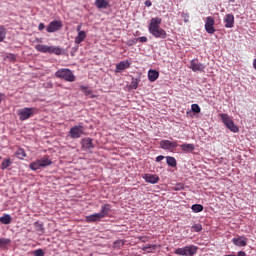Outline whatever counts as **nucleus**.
<instances>
[{"label": "nucleus", "mask_w": 256, "mask_h": 256, "mask_svg": "<svg viewBox=\"0 0 256 256\" xmlns=\"http://www.w3.org/2000/svg\"><path fill=\"white\" fill-rule=\"evenodd\" d=\"M192 111L193 113H201V107L199 104H192Z\"/></svg>", "instance_id": "72a5a7b5"}, {"label": "nucleus", "mask_w": 256, "mask_h": 256, "mask_svg": "<svg viewBox=\"0 0 256 256\" xmlns=\"http://www.w3.org/2000/svg\"><path fill=\"white\" fill-rule=\"evenodd\" d=\"M180 147L182 151H184L185 153H190L195 149L194 144H188V143L181 144Z\"/></svg>", "instance_id": "412c9836"}, {"label": "nucleus", "mask_w": 256, "mask_h": 256, "mask_svg": "<svg viewBox=\"0 0 256 256\" xmlns=\"http://www.w3.org/2000/svg\"><path fill=\"white\" fill-rule=\"evenodd\" d=\"M205 67H206L205 64H202L201 62H199L198 59H193L190 62V68L194 72H197V71L203 72V71H205Z\"/></svg>", "instance_id": "4468645a"}, {"label": "nucleus", "mask_w": 256, "mask_h": 256, "mask_svg": "<svg viewBox=\"0 0 256 256\" xmlns=\"http://www.w3.org/2000/svg\"><path fill=\"white\" fill-rule=\"evenodd\" d=\"M34 256H45L44 250H42V248H38L37 250H34Z\"/></svg>", "instance_id": "f704fd0d"}, {"label": "nucleus", "mask_w": 256, "mask_h": 256, "mask_svg": "<svg viewBox=\"0 0 256 256\" xmlns=\"http://www.w3.org/2000/svg\"><path fill=\"white\" fill-rule=\"evenodd\" d=\"M95 5H96L97 9H108L109 2H108V0H96Z\"/></svg>", "instance_id": "aec40b11"}, {"label": "nucleus", "mask_w": 256, "mask_h": 256, "mask_svg": "<svg viewBox=\"0 0 256 256\" xmlns=\"http://www.w3.org/2000/svg\"><path fill=\"white\" fill-rule=\"evenodd\" d=\"M82 134H84V126H82L81 124H79L78 126H74L69 131L70 138L73 139L81 138Z\"/></svg>", "instance_id": "9b49d317"}, {"label": "nucleus", "mask_w": 256, "mask_h": 256, "mask_svg": "<svg viewBox=\"0 0 256 256\" xmlns=\"http://www.w3.org/2000/svg\"><path fill=\"white\" fill-rule=\"evenodd\" d=\"M179 143L177 140L171 141L170 139H162L160 141V148L166 149L168 151L174 152L178 148Z\"/></svg>", "instance_id": "6e6552de"}, {"label": "nucleus", "mask_w": 256, "mask_h": 256, "mask_svg": "<svg viewBox=\"0 0 256 256\" xmlns=\"http://www.w3.org/2000/svg\"><path fill=\"white\" fill-rule=\"evenodd\" d=\"M202 225H201V223H196V225H193L192 226V230L194 231V232H201V230H202Z\"/></svg>", "instance_id": "473e14b6"}, {"label": "nucleus", "mask_w": 256, "mask_h": 256, "mask_svg": "<svg viewBox=\"0 0 256 256\" xmlns=\"http://www.w3.org/2000/svg\"><path fill=\"white\" fill-rule=\"evenodd\" d=\"M129 67H130V62H128V60H122L121 62H119V64H116L117 72L125 71V69H129Z\"/></svg>", "instance_id": "2eb2a0df"}, {"label": "nucleus", "mask_w": 256, "mask_h": 256, "mask_svg": "<svg viewBox=\"0 0 256 256\" xmlns=\"http://www.w3.org/2000/svg\"><path fill=\"white\" fill-rule=\"evenodd\" d=\"M181 17L184 20V22H186V23L189 22V19H190L189 13H182Z\"/></svg>", "instance_id": "c9c22d12"}, {"label": "nucleus", "mask_w": 256, "mask_h": 256, "mask_svg": "<svg viewBox=\"0 0 256 256\" xmlns=\"http://www.w3.org/2000/svg\"><path fill=\"white\" fill-rule=\"evenodd\" d=\"M253 67L256 70V59L253 60Z\"/></svg>", "instance_id": "de8ad7c7"}, {"label": "nucleus", "mask_w": 256, "mask_h": 256, "mask_svg": "<svg viewBox=\"0 0 256 256\" xmlns=\"http://www.w3.org/2000/svg\"><path fill=\"white\" fill-rule=\"evenodd\" d=\"M233 243L238 247H245L247 245L246 239L243 237L233 238Z\"/></svg>", "instance_id": "4be33fe9"}, {"label": "nucleus", "mask_w": 256, "mask_h": 256, "mask_svg": "<svg viewBox=\"0 0 256 256\" xmlns=\"http://www.w3.org/2000/svg\"><path fill=\"white\" fill-rule=\"evenodd\" d=\"M148 249H156V245H146V247H144V250Z\"/></svg>", "instance_id": "79ce46f5"}, {"label": "nucleus", "mask_w": 256, "mask_h": 256, "mask_svg": "<svg viewBox=\"0 0 256 256\" xmlns=\"http://www.w3.org/2000/svg\"><path fill=\"white\" fill-rule=\"evenodd\" d=\"M215 20L213 17H207L205 22V30L208 34H215L216 28L214 27Z\"/></svg>", "instance_id": "ddd939ff"}, {"label": "nucleus", "mask_w": 256, "mask_h": 256, "mask_svg": "<svg viewBox=\"0 0 256 256\" xmlns=\"http://www.w3.org/2000/svg\"><path fill=\"white\" fill-rule=\"evenodd\" d=\"M35 49L38 52H43L44 54H55V55H62L63 49L61 47H55L54 45H44V44H37L35 45Z\"/></svg>", "instance_id": "7ed1b4c3"}, {"label": "nucleus", "mask_w": 256, "mask_h": 256, "mask_svg": "<svg viewBox=\"0 0 256 256\" xmlns=\"http://www.w3.org/2000/svg\"><path fill=\"white\" fill-rule=\"evenodd\" d=\"M9 166H11V159L10 158H7V159L2 161V163H1V169L2 170H6L7 168H9Z\"/></svg>", "instance_id": "cd10ccee"}, {"label": "nucleus", "mask_w": 256, "mask_h": 256, "mask_svg": "<svg viewBox=\"0 0 256 256\" xmlns=\"http://www.w3.org/2000/svg\"><path fill=\"white\" fill-rule=\"evenodd\" d=\"M36 111V107H24L19 110V118L21 121H25L26 119L31 118Z\"/></svg>", "instance_id": "1a4fd4ad"}, {"label": "nucleus", "mask_w": 256, "mask_h": 256, "mask_svg": "<svg viewBox=\"0 0 256 256\" xmlns=\"http://www.w3.org/2000/svg\"><path fill=\"white\" fill-rule=\"evenodd\" d=\"M220 116L222 119V123H224L225 126H227V128L230 129V131H232L233 133L239 132L238 126H236L233 119L230 118L229 114L222 113V114H220Z\"/></svg>", "instance_id": "0eeeda50"}, {"label": "nucleus", "mask_w": 256, "mask_h": 256, "mask_svg": "<svg viewBox=\"0 0 256 256\" xmlns=\"http://www.w3.org/2000/svg\"><path fill=\"white\" fill-rule=\"evenodd\" d=\"M81 29H82V24L77 25L76 31L78 32V34L82 31Z\"/></svg>", "instance_id": "c03bdc74"}, {"label": "nucleus", "mask_w": 256, "mask_h": 256, "mask_svg": "<svg viewBox=\"0 0 256 256\" xmlns=\"http://www.w3.org/2000/svg\"><path fill=\"white\" fill-rule=\"evenodd\" d=\"M45 27H46V26H45V24H43V23H41V24L38 25V29H39V30H44Z\"/></svg>", "instance_id": "a18cd8bd"}, {"label": "nucleus", "mask_w": 256, "mask_h": 256, "mask_svg": "<svg viewBox=\"0 0 256 256\" xmlns=\"http://www.w3.org/2000/svg\"><path fill=\"white\" fill-rule=\"evenodd\" d=\"M82 148L93 149L94 148L93 139L91 138L82 139Z\"/></svg>", "instance_id": "dca6fc26"}, {"label": "nucleus", "mask_w": 256, "mask_h": 256, "mask_svg": "<svg viewBox=\"0 0 256 256\" xmlns=\"http://www.w3.org/2000/svg\"><path fill=\"white\" fill-rule=\"evenodd\" d=\"M35 226L37 227V226H39L40 227V229L41 230H43V225H40V223L39 222H35Z\"/></svg>", "instance_id": "49530a36"}, {"label": "nucleus", "mask_w": 256, "mask_h": 256, "mask_svg": "<svg viewBox=\"0 0 256 256\" xmlns=\"http://www.w3.org/2000/svg\"><path fill=\"white\" fill-rule=\"evenodd\" d=\"M124 246V240H116L114 243H113V248L114 249H121V247Z\"/></svg>", "instance_id": "2f4dec72"}, {"label": "nucleus", "mask_w": 256, "mask_h": 256, "mask_svg": "<svg viewBox=\"0 0 256 256\" xmlns=\"http://www.w3.org/2000/svg\"><path fill=\"white\" fill-rule=\"evenodd\" d=\"M159 77V72L158 70H153V69H150L149 72H148V80L150 82H155Z\"/></svg>", "instance_id": "a211bd4d"}, {"label": "nucleus", "mask_w": 256, "mask_h": 256, "mask_svg": "<svg viewBox=\"0 0 256 256\" xmlns=\"http://www.w3.org/2000/svg\"><path fill=\"white\" fill-rule=\"evenodd\" d=\"M162 18L154 17L151 18L149 23V33L153 35L156 39H166L167 32L161 27Z\"/></svg>", "instance_id": "f257e3e1"}, {"label": "nucleus", "mask_w": 256, "mask_h": 256, "mask_svg": "<svg viewBox=\"0 0 256 256\" xmlns=\"http://www.w3.org/2000/svg\"><path fill=\"white\" fill-rule=\"evenodd\" d=\"M15 155L19 160H24V158L27 156V153L25 152V149L19 148L16 152Z\"/></svg>", "instance_id": "393cba45"}, {"label": "nucleus", "mask_w": 256, "mask_h": 256, "mask_svg": "<svg viewBox=\"0 0 256 256\" xmlns=\"http://www.w3.org/2000/svg\"><path fill=\"white\" fill-rule=\"evenodd\" d=\"M198 252V247L196 245H186L185 247L176 248L174 251L175 255H182V256H193L196 255Z\"/></svg>", "instance_id": "423d86ee"}, {"label": "nucleus", "mask_w": 256, "mask_h": 256, "mask_svg": "<svg viewBox=\"0 0 256 256\" xmlns=\"http://www.w3.org/2000/svg\"><path fill=\"white\" fill-rule=\"evenodd\" d=\"M137 39H138L139 42H142V43L147 42V40H148L147 37H145V36L138 37Z\"/></svg>", "instance_id": "ea45409f"}, {"label": "nucleus", "mask_w": 256, "mask_h": 256, "mask_svg": "<svg viewBox=\"0 0 256 256\" xmlns=\"http://www.w3.org/2000/svg\"><path fill=\"white\" fill-rule=\"evenodd\" d=\"M145 5H146V7H152V2H151V0H146V1H145Z\"/></svg>", "instance_id": "37998d69"}, {"label": "nucleus", "mask_w": 256, "mask_h": 256, "mask_svg": "<svg viewBox=\"0 0 256 256\" xmlns=\"http://www.w3.org/2000/svg\"><path fill=\"white\" fill-rule=\"evenodd\" d=\"M110 212H111V205L109 203H106L105 205L101 206L100 212L93 213V215L86 216L85 220L88 223L98 222L102 218L108 217Z\"/></svg>", "instance_id": "f03ea898"}, {"label": "nucleus", "mask_w": 256, "mask_h": 256, "mask_svg": "<svg viewBox=\"0 0 256 256\" xmlns=\"http://www.w3.org/2000/svg\"><path fill=\"white\" fill-rule=\"evenodd\" d=\"M52 165V160L49 156H43L40 160L33 161L29 164V168L33 171L40 170V168H46V166Z\"/></svg>", "instance_id": "39448f33"}, {"label": "nucleus", "mask_w": 256, "mask_h": 256, "mask_svg": "<svg viewBox=\"0 0 256 256\" xmlns=\"http://www.w3.org/2000/svg\"><path fill=\"white\" fill-rule=\"evenodd\" d=\"M7 30L4 25H0V42L6 39Z\"/></svg>", "instance_id": "bb28decb"}, {"label": "nucleus", "mask_w": 256, "mask_h": 256, "mask_svg": "<svg viewBox=\"0 0 256 256\" xmlns=\"http://www.w3.org/2000/svg\"><path fill=\"white\" fill-rule=\"evenodd\" d=\"M183 188H184V185L180 183V184L175 186L174 190L180 191V190H183Z\"/></svg>", "instance_id": "58836bf2"}, {"label": "nucleus", "mask_w": 256, "mask_h": 256, "mask_svg": "<svg viewBox=\"0 0 256 256\" xmlns=\"http://www.w3.org/2000/svg\"><path fill=\"white\" fill-rule=\"evenodd\" d=\"M1 101H2V97L0 96V103H1Z\"/></svg>", "instance_id": "09e8293b"}, {"label": "nucleus", "mask_w": 256, "mask_h": 256, "mask_svg": "<svg viewBox=\"0 0 256 256\" xmlns=\"http://www.w3.org/2000/svg\"><path fill=\"white\" fill-rule=\"evenodd\" d=\"M224 256H246V252L240 251V252L237 253V255L229 254V255H224Z\"/></svg>", "instance_id": "4c0bfd02"}, {"label": "nucleus", "mask_w": 256, "mask_h": 256, "mask_svg": "<svg viewBox=\"0 0 256 256\" xmlns=\"http://www.w3.org/2000/svg\"><path fill=\"white\" fill-rule=\"evenodd\" d=\"M223 23L226 29H232L235 25V15L233 13H227L223 18Z\"/></svg>", "instance_id": "f8f14e48"}, {"label": "nucleus", "mask_w": 256, "mask_h": 256, "mask_svg": "<svg viewBox=\"0 0 256 256\" xmlns=\"http://www.w3.org/2000/svg\"><path fill=\"white\" fill-rule=\"evenodd\" d=\"M63 27L62 20H52L50 24L47 25L46 30L48 33L52 34L53 32H58Z\"/></svg>", "instance_id": "9d476101"}, {"label": "nucleus", "mask_w": 256, "mask_h": 256, "mask_svg": "<svg viewBox=\"0 0 256 256\" xmlns=\"http://www.w3.org/2000/svg\"><path fill=\"white\" fill-rule=\"evenodd\" d=\"M12 221V216L9 214H4L3 216H0V223H3L4 225H9Z\"/></svg>", "instance_id": "5701e85b"}, {"label": "nucleus", "mask_w": 256, "mask_h": 256, "mask_svg": "<svg viewBox=\"0 0 256 256\" xmlns=\"http://www.w3.org/2000/svg\"><path fill=\"white\" fill-rule=\"evenodd\" d=\"M137 42H139L138 38L130 39V40H128L127 45H135V44H137Z\"/></svg>", "instance_id": "e433bc0d"}, {"label": "nucleus", "mask_w": 256, "mask_h": 256, "mask_svg": "<svg viewBox=\"0 0 256 256\" xmlns=\"http://www.w3.org/2000/svg\"><path fill=\"white\" fill-rule=\"evenodd\" d=\"M143 178L145 181L152 184L158 183V181L160 180L159 176L149 174L144 175Z\"/></svg>", "instance_id": "f3484780"}, {"label": "nucleus", "mask_w": 256, "mask_h": 256, "mask_svg": "<svg viewBox=\"0 0 256 256\" xmlns=\"http://www.w3.org/2000/svg\"><path fill=\"white\" fill-rule=\"evenodd\" d=\"M55 76L58 77L59 79H63L66 82H75L76 81V76H75L74 72H72L71 69L56 70Z\"/></svg>", "instance_id": "20e7f679"}, {"label": "nucleus", "mask_w": 256, "mask_h": 256, "mask_svg": "<svg viewBox=\"0 0 256 256\" xmlns=\"http://www.w3.org/2000/svg\"><path fill=\"white\" fill-rule=\"evenodd\" d=\"M166 163L172 167L177 166V160H175L174 156H166Z\"/></svg>", "instance_id": "a878e982"}, {"label": "nucleus", "mask_w": 256, "mask_h": 256, "mask_svg": "<svg viewBox=\"0 0 256 256\" xmlns=\"http://www.w3.org/2000/svg\"><path fill=\"white\" fill-rule=\"evenodd\" d=\"M81 91L85 94V96H90L91 98L96 97L95 94H93L92 89H89L87 86H81Z\"/></svg>", "instance_id": "b1692460"}, {"label": "nucleus", "mask_w": 256, "mask_h": 256, "mask_svg": "<svg viewBox=\"0 0 256 256\" xmlns=\"http://www.w3.org/2000/svg\"><path fill=\"white\" fill-rule=\"evenodd\" d=\"M165 156L163 154H160L159 156L156 157V161L160 162L162 160H164Z\"/></svg>", "instance_id": "a19ab883"}, {"label": "nucleus", "mask_w": 256, "mask_h": 256, "mask_svg": "<svg viewBox=\"0 0 256 256\" xmlns=\"http://www.w3.org/2000/svg\"><path fill=\"white\" fill-rule=\"evenodd\" d=\"M87 37V34L85 32V30H81L78 35H76L75 37V44H81V42H83V40H85Z\"/></svg>", "instance_id": "6ab92c4d"}, {"label": "nucleus", "mask_w": 256, "mask_h": 256, "mask_svg": "<svg viewBox=\"0 0 256 256\" xmlns=\"http://www.w3.org/2000/svg\"><path fill=\"white\" fill-rule=\"evenodd\" d=\"M139 83H140V79H135L134 77H132L130 87L132 89H137V87H139Z\"/></svg>", "instance_id": "7c9ffc66"}, {"label": "nucleus", "mask_w": 256, "mask_h": 256, "mask_svg": "<svg viewBox=\"0 0 256 256\" xmlns=\"http://www.w3.org/2000/svg\"><path fill=\"white\" fill-rule=\"evenodd\" d=\"M192 210L194 213H200V212H203L204 206L200 204H195V205H192Z\"/></svg>", "instance_id": "c85d7f7f"}, {"label": "nucleus", "mask_w": 256, "mask_h": 256, "mask_svg": "<svg viewBox=\"0 0 256 256\" xmlns=\"http://www.w3.org/2000/svg\"><path fill=\"white\" fill-rule=\"evenodd\" d=\"M9 243H11L9 238H0V249L6 247V245H9Z\"/></svg>", "instance_id": "c756f323"}]
</instances>
